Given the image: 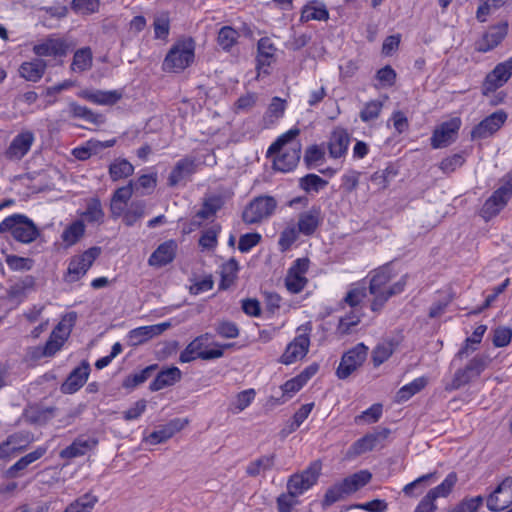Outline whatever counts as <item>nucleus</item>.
Listing matches in <instances>:
<instances>
[{"instance_id": "nucleus-1", "label": "nucleus", "mask_w": 512, "mask_h": 512, "mask_svg": "<svg viewBox=\"0 0 512 512\" xmlns=\"http://www.w3.org/2000/svg\"><path fill=\"white\" fill-rule=\"evenodd\" d=\"M393 269L390 265H383L370 272L369 293L372 296L370 309L374 313H380L388 300L404 292L408 274L402 275L397 281L392 282Z\"/></svg>"}, {"instance_id": "nucleus-2", "label": "nucleus", "mask_w": 512, "mask_h": 512, "mask_svg": "<svg viewBox=\"0 0 512 512\" xmlns=\"http://www.w3.org/2000/svg\"><path fill=\"white\" fill-rule=\"evenodd\" d=\"M0 234L22 244L34 242L40 235L34 221L22 213H14L0 222Z\"/></svg>"}, {"instance_id": "nucleus-3", "label": "nucleus", "mask_w": 512, "mask_h": 512, "mask_svg": "<svg viewBox=\"0 0 512 512\" xmlns=\"http://www.w3.org/2000/svg\"><path fill=\"white\" fill-rule=\"evenodd\" d=\"M195 41L192 37L178 39L167 52L162 69L165 72L181 73L191 66L195 59Z\"/></svg>"}, {"instance_id": "nucleus-4", "label": "nucleus", "mask_w": 512, "mask_h": 512, "mask_svg": "<svg viewBox=\"0 0 512 512\" xmlns=\"http://www.w3.org/2000/svg\"><path fill=\"white\" fill-rule=\"evenodd\" d=\"M512 199V171L500 180V186L485 200L481 209V217L489 221L500 214Z\"/></svg>"}, {"instance_id": "nucleus-5", "label": "nucleus", "mask_w": 512, "mask_h": 512, "mask_svg": "<svg viewBox=\"0 0 512 512\" xmlns=\"http://www.w3.org/2000/svg\"><path fill=\"white\" fill-rule=\"evenodd\" d=\"M311 332L310 322L300 325L296 330V336L287 344L278 362L283 365H291L305 358L311 344Z\"/></svg>"}, {"instance_id": "nucleus-6", "label": "nucleus", "mask_w": 512, "mask_h": 512, "mask_svg": "<svg viewBox=\"0 0 512 512\" xmlns=\"http://www.w3.org/2000/svg\"><path fill=\"white\" fill-rule=\"evenodd\" d=\"M207 158L212 159V163H209L210 165H214L216 163L213 151H210L206 156H204V160L202 162L195 156H185L178 160L168 176L167 185L169 187H176L182 182L189 180L190 177L198 171L200 165L206 164Z\"/></svg>"}, {"instance_id": "nucleus-7", "label": "nucleus", "mask_w": 512, "mask_h": 512, "mask_svg": "<svg viewBox=\"0 0 512 512\" xmlns=\"http://www.w3.org/2000/svg\"><path fill=\"white\" fill-rule=\"evenodd\" d=\"M321 470V461H312L302 472L294 473L288 478L287 490L295 496L304 494L318 482Z\"/></svg>"}, {"instance_id": "nucleus-8", "label": "nucleus", "mask_w": 512, "mask_h": 512, "mask_svg": "<svg viewBox=\"0 0 512 512\" xmlns=\"http://www.w3.org/2000/svg\"><path fill=\"white\" fill-rule=\"evenodd\" d=\"M277 202L272 196L261 195L251 200L242 212V220L248 225L261 223L275 211Z\"/></svg>"}, {"instance_id": "nucleus-9", "label": "nucleus", "mask_w": 512, "mask_h": 512, "mask_svg": "<svg viewBox=\"0 0 512 512\" xmlns=\"http://www.w3.org/2000/svg\"><path fill=\"white\" fill-rule=\"evenodd\" d=\"M458 477L456 472H450L445 479L436 487L430 489L420 500L413 512H435L437 510L436 500L446 498L453 491Z\"/></svg>"}, {"instance_id": "nucleus-10", "label": "nucleus", "mask_w": 512, "mask_h": 512, "mask_svg": "<svg viewBox=\"0 0 512 512\" xmlns=\"http://www.w3.org/2000/svg\"><path fill=\"white\" fill-rule=\"evenodd\" d=\"M512 77V57L498 63L489 73L486 74L482 85L481 93L489 96L502 88Z\"/></svg>"}, {"instance_id": "nucleus-11", "label": "nucleus", "mask_w": 512, "mask_h": 512, "mask_svg": "<svg viewBox=\"0 0 512 512\" xmlns=\"http://www.w3.org/2000/svg\"><path fill=\"white\" fill-rule=\"evenodd\" d=\"M368 355V347L364 343H358L346 351L336 369V376L344 380L363 365Z\"/></svg>"}, {"instance_id": "nucleus-12", "label": "nucleus", "mask_w": 512, "mask_h": 512, "mask_svg": "<svg viewBox=\"0 0 512 512\" xmlns=\"http://www.w3.org/2000/svg\"><path fill=\"white\" fill-rule=\"evenodd\" d=\"M100 253L101 249L94 246L79 255L73 256L68 264L66 280L68 282H76L83 278Z\"/></svg>"}, {"instance_id": "nucleus-13", "label": "nucleus", "mask_w": 512, "mask_h": 512, "mask_svg": "<svg viewBox=\"0 0 512 512\" xmlns=\"http://www.w3.org/2000/svg\"><path fill=\"white\" fill-rule=\"evenodd\" d=\"M70 335V330L62 323H59L52 330L48 340L43 346H36L31 350L34 359H41L54 356L61 350Z\"/></svg>"}, {"instance_id": "nucleus-14", "label": "nucleus", "mask_w": 512, "mask_h": 512, "mask_svg": "<svg viewBox=\"0 0 512 512\" xmlns=\"http://www.w3.org/2000/svg\"><path fill=\"white\" fill-rule=\"evenodd\" d=\"M310 260L307 257L297 258L287 271L285 286L292 294H298L304 290L308 283L306 273L309 270Z\"/></svg>"}, {"instance_id": "nucleus-15", "label": "nucleus", "mask_w": 512, "mask_h": 512, "mask_svg": "<svg viewBox=\"0 0 512 512\" xmlns=\"http://www.w3.org/2000/svg\"><path fill=\"white\" fill-rule=\"evenodd\" d=\"M350 141L351 137L346 128L342 126L334 127L325 143L329 158L340 160L342 163L348 154Z\"/></svg>"}, {"instance_id": "nucleus-16", "label": "nucleus", "mask_w": 512, "mask_h": 512, "mask_svg": "<svg viewBox=\"0 0 512 512\" xmlns=\"http://www.w3.org/2000/svg\"><path fill=\"white\" fill-rule=\"evenodd\" d=\"M508 114L500 109L482 119L471 130L473 140H483L493 136L507 121Z\"/></svg>"}, {"instance_id": "nucleus-17", "label": "nucleus", "mask_w": 512, "mask_h": 512, "mask_svg": "<svg viewBox=\"0 0 512 512\" xmlns=\"http://www.w3.org/2000/svg\"><path fill=\"white\" fill-rule=\"evenodd\" d=\"M390 434L388 428H382L373 433H367L357 439L346 451V458L351 460L376 448L380 441L385 440Z\"/></svg>"}, {"instance_id": "nucleus-18", "label": "nucleus", "mask_w": 512, "mask_h": 512, "mask_svg": "<svg viewBox=\"0 0 512 512\" xmlns=\"http://www.w3.org/2000/svg\"><path fill=\"white\" fill-rule=\"evenodd\" d=\"M512 504V477H506L486 498L492 512H500Z\"/></svg>"}, {"instance_id": "nucleus-19", "label": "nucleus", "mask_w": 512, "mask_h": 512, "mask_svg": "<svg viewBox=\"0 0 512 512\" xmlns=\"http://www.w3.org/2000/svg\"><path fill=\"white\" fill-rule=\"evenodd\" d=\"M272 153H277L273 160L274 169L280 172H291L299 163L301 144L296 142L288 147H282L280 151H273Z\"/></svg>"}, {"instance_id": "nucleus-20", "label": "nucleus", "mask_w": 512, "mask_h": 512, "mask_svg": "<svg viewBox=\"0 0 512 512\" xmlns=\"http://www.w3.org/2000/svg\"><path fill=\"white\" fill-rule=\"evenodd\" d=\"M276 48L268 37H263L257 44L256 70L257 78L269 75L271 65L276 61Z\"/></svg>"}, {"instance_id": "nucleus-21", "label": "nucleus", "mask_w": 512, "mask_h": 512, "mask_svg": "<svg viewBox=\"0 0 512 512\" xmlns=\"http://www.w3.org/2000/svg\"><path fill=\"white\" fill-rule=\"evenodd\" d=\"M33 53L38 57H65L69 51L68 42L60 37H48L33 46Z\"/></svg>"}, {"instance_id": "nucleus-22", "label": "nucleus", "mask_w": 512, "mask_h": 512, "mask_svg": "<svg viewBox=\"0 0 512 512\" xmlns=\"http://www.w3.org/2000/svg\"><path fill=\"white\" fill-rule=\"evenodd\" d=\"M35 137L32 131L24 130L17 134L5 150V157L11 161H19L28 154Z\"/></svg>"}, {"instance_id": "nucleus-23", "label": "nucleus", "mask_w": 512, "mask_h": 512, "mask_svg": "<svg viewBox=\"0 0 512 512\" xmlns=\"http://www.w3.org/2000/svg\"><path fill=\"white\" fill-rule=\"evenodd\" d=\"M461 127V119L459 117L452 118L441 123L436 127L431 136V146L434 149L445 147L450 143L453 137L458 133Z\"/></svg>"}, {"instance_id": "nucleus-24", "label": "nucleus", "mask_w": 512, "mask_h": 512, "mask_svg": "<svg viewBox=\"0 0 512 512\" xmlns=\"http://www.w3.org/2000/svg\"><path fill=\"white\" fill-rule=\"evenodd\" d=\"M78 97L95 105L113 106L118 103L123 97L122 89H115L109 91L83 89L78 92Z\"/></svg>"}, {"instance_id": "nucleus-25", "label": "nucleus", "mask_w": 512, "mask_h": 512, "mask_svg": "<svg viewBox=\"0 0 512 512\" xmlns=\"http://www.w3.org/2000/svg\"><path fill=\"white\" fill-rule=\"evenodd\" d=\"M323 217L319 206H312L309 210L299 214L296 228L301 235L312 236L322 224Z\"/></svg>"}, {"instance_id": "nucleus-26", "label": "nucleus", "mask_w": 512, "mask_h": 512, "mask_svg": "<svg viewBox=\"0 0 512 512\" xmlns=\"http://www.w3.org/2000/svg\"><path fill=\"white\" fill-rule=\"evenodd\" d=\"M33 441V436L27 431H17L7 437L0 444V458L9 457L10 455L26 449Z\"/></svg>"}, {"instance_id": "nucleus-27", "label": "nucleus", "mask_w": 512, "mask_h": 512, "mask_svg": "<svg viewBox=\"0 0 512 512\" xmlns=\"http://www.w3.org/2000/svg\"><path fill=\"white\" fill-rule=\"evenodd\" d=\"M187 424V419L174 418L167 424L161 426L158 430L151 432L146 438V441L151 445L164 443L176 433L183 430Z\"/></svg>"}, {"instance_id": "nucleus-28", "label": "nucleus", "mask_w": 512, "mask_h": 512, "mask_svg": "<svg viewBox=\"0 0 512 512\" xmlns=\"http://www.w3.org/2000/svg\"><path fill=\"white\" fill-rule=\"evenodd\" d=\"M508 27L509 25L507 21L491 26L479 41L478 50L481 52H488L497 47L507 36Z\"/></svg>"}, {"instance_id": "nucleus-29", "label": "nucleus", "mask_w": 512, "mask_h": 512, "mask_svg": "<svg viewBox=\"0 0 512 512\" xmlns=\"http://www.w3.org/2000/svg\"><path fill=\"white\" fill-rule=\"evenodd\" d=\"M318 365L313 363L307 366L303 371H301L295 377L287 380L281 385V390L284 396L291 398L297 392H299L307 382L318 372Z\"/></svg>"}, {"instance_id": "nucleus-30", "label": "nucleus", "mask_w": 512, "mask_h": 512, "mask_svg": "<svg viewBox=\"0 0 512 512\" xmlns=\"http://www.w3.org/2000/svg\"><path fill=\"white\" fill-rule=\"evenodd\" d=\"M177 252V243L175 240H167L161 243L156 250L150 255L148 263L151 266L163 267L171 263Z\"/></svg>"}, {"instance_id": "nucleus-31", "label": "nucleus", "mask_w": 512, "mask_h": 512, "mask_svg": "<svg viewBox=\"0 0 512 512\" xmlns=\"http://www.w3.org/2000/svg\"><path fill=\"white\" fill-rule=\"evenodd\" d=\"M90 374V367L87 362H83L80 366L74 368L62 386L65 393H75L86 383Z\"/></svg>"}, {"instance_id": "nucleus-32", "label": "nucleus", "mask_w": 512, "mask_h": 512, "mask_svg": "<svg viewBox=\"0 0 512 512\" xmlns=\"http://www.w3.org/2000/svg\"><path fill=\"white\" fill-rule=\"evenodd\" d=\"M97 444L98 441L96 439L78 437L69 446L62 449L59 456L61 459L67 460L84 456L88 451L95 448Z\"/></svg>"}, {"instance_id": "nucleus-33", "label": "nucleus", "mask_w": 512, "mask_h": 512, "mask_svg": "<svg viewBox=\"0 0 512 512\" xmlns=\"http://www.w3.org/2000/svg\"><path fill=\"white\" fill-rule=\"evenodd\" d=\"M182 378L181 370L176 366L162 369L158 372L154 380L150 383L151 391H160L166 387L172 386L179 382Z\"/></svg>"}, {"instance_id": "nucleus-34", "label": "nucleus", "mask_w": 512, "mask_h": 512, "mask_svg": "<svg viewBox=\"0 0 512 512\" xmlns=\"http://www.w3.org/2000/svg\"><path fill=\"white\" fill-rule=\"evenodd\" d=\"M47 69L46 62L41 58H34L25 61L19 66V75L29 82H38L41 80Z\"/></svg>"}, {"instance_id": "nucleus-35", "label": "nucleus", "mask_w": 512, "mask_h": 512, "mask_svg": "<svg viewBox=\"0 0 512 512\" xmlns=\"http://www.w3.org/2000/svg\"><path fill=\"white\" fill-rule=\"evenodd\" d=\"M202 338L193 339L183 351H181L179 356V361L181 363H189L197 358L202 360H212L218 359L220 353L219 352H198L200 349V341Z\"/></svg>"}, {"instance_id": "nucleus-36", "label": "nucleus", "mask_w": 512, "mask_h": 512, "mask_svg": "<svg viewBox=\"0 0 512 512\" xmlns=\"http://www.w3.org/2000/svg\"><path fill=\"white\" fill-rule=\"evenodd\" d=\"M48 450L47 445H40L35 450L27 453L17 460L9 469L8 474L11 477L20 476L19 472L25 470L30 464L42 458Z\"/></svg>"}, {"instance_id": "nucleus-37", "label": "nucleus", "mask_w": 512, "mask_h": 512, "mask_svg": "<svg viewBox=\"0 0 512 512\" xmlns=\"http://www.w3.org/2000/svg\"><path fill=\"white\" fill-rule=\"evenodd\" d=\"M133 194L132 182L126 186L117 188L111 198L110 210L114 218L122 215L123 207L127 204Z\"/></svg>"}, {"instance_id": "nucleus-38", "label": "nucleus", "mask_w": 512, "mask_h": 512, "mask_svg": "<svg viewBox=\"0 0 512 512\" xmlns=\"http://www.w3.org/2000/svg\"><path fill=\"white\" fill-rule=\"evenodd\" d=\"M329 19V12L323 3L313 0L303 6L300 15L301 22L311 20L326 21Z\"/></svg>"}, {"instance_id": "nucleus-39", "label": "nucleus", "mask_w": 512, "mask_h": 512, "mask_svg": "<svg viewBox=\"0 0 512 512\" xmlns=\"http://www.w3.org/2000/svg\"><path fill=\"white\" fill-rule=\"evenodd\" d=\"M56 412L57 409L55 407L35 406L26 410L25 414L30 423L44 426L56 417Z\"/></svg>"}, {"instance_id": "nucleus-40", "label": "nucleus", "mask_w": 512, "mask_h": 512, "mask_svg": "<svg viewBox=\"0 0 512 512\" xmlns=\"http://www.w3.org/2000/svg\"><path fill=\"white\" fill-rule=\"evenodd\" d=\"M69 112L72 117L83 119L94 125H101L105 122L103 115L95 113L90 108L82 106L77 102L69 104Z\"/></svg>"}, {"instance_id": "nucleus-41", "label": "nucleus", "mask_w": 512, "mask_h": 512, "mask_svg": "<svg viewBox=\"0 0 512 512\" xmlns=\"http://www.w3.org/2000/svg\"><path fill=\"white\" fill-rule=\"evenodd\" d=\"M85 234V224L83 220H74L62 232L61 239L65 247L75 245Z\"/></svg>"}, {"instance_id": "nucleus-42", "label": "nucleus", "mask_w": 512, "mask_h": 512, "mask_svg": "<svg viewBox=\"0 0 512 512\" xmlns=\"http://www.w3.org/2000/svg\"><path fill=\"white\" fill-rule=\"evenodd\" d=\"M134 166L125 158H116L109 165V176L112 181H119L133 175Z\"/></svg>"}, {"instance_id": "nucleus-43", "label": "nucleus", "mask_w": 512, "mask_h": 512, "mask_svg": "<svg viewBox=\"0 0 512 512\" xmlns=\"http://www.w3.org/2000/svg\"><path fill=\"white\" fill-rule=\"evenodd\" d=\"M428 384V379L425 376L417 377L413 379L411 382L402 386L397 394L396 400L397 402H406L414 395L423 390Z\"/></svg>"}, {"instance_id": "nucleus-44", "label": "nucleus", "mask_w": 512, "mask_h": 512, "mask_svg": "<svg viewBox=\"0 0 512 512\" xmlns=\"http://www.w3.org/2000/svg\"><path fill=\"white\" fill-rule=\"evenodd\" d=\"M239 271V264L235 258H231L228 261L224 262L220 266V283L219 287L221 289H228L231 287L236 278L237 273Z\"/></svg>"}, {"instance_id": "nucleus-45", "label": "nucleus", "mask_w": 512, "mask_h": 512, "mask_svg": "<svg viewBox=\"0 0 512 512\" xmlns=\"http://www.w3.org/2000/svg\"><path fill=\"white\" fill-rule=\"evenodd\" d=\"M85 221L91 224H102L104 222L105 213L99 198L94 197L89 199L86 209L81 213Z\"/></svg>"}, {"instance_id": "nucleus-46", "label": "nucleus", "mask_w": 512, "mask_h": 512, "mask_svg": "<svg viewBox=\"0 0 512 512\" xmlns=\"http://www.w3.org/2000/svg\"><path fill=\"white\" fill-rule=\"evenodd\" d=\"M276 455H262L261 457L251 461L246 467V474L251 477L260 475L261 472L269 471L275 464Z\"/></svg>"}, {"instance_id": "nucleus-47", "label": "nucleus", "mask_w": 512, "mask_h": 512, "mask_svg": "<svg viewBox=\"0 0 512 512\" xmlns=\"http://www.w3.org/2000/svg\"><path fill=\"white\" fill-rule=\"evenodd\" d=\"M286 108V100L278 96L273 97L264 114V121H268L269 124L276 123L279 119H281L284 116Z\"/></svg>"}, {"instance_id": "nucleus-48", "label": "nucleus", "mask_w": 512, "mask_h": 512, "mask_svg": "<svg viewBox=\"0 0 512 512\" xmlns=\"http://www.w3.org/2000/svg\"><path fill=\"white\" fill-rule=\"evenodd\" d=\"M487 331V326L484 324L478 325L473 333L472 336L467 337L460 348V350L457 353V356L459 358H462L463 356L468 355L469 351H475L477 349V345H479L482 341V338Z\"/></svg>"}, {"instance_id": "nucleus-49", "label": "nucleus", "mask_w": 512, "mask_h": 512, "mask_svg": "<svg viewBox=\"0 0 512 512\" xmlns=\"http://www.w3.org/2000/svg\"><path fill=\"white\" fill-rule=\"evenodd\" d=\"M92 51L90 47H83L78 49L73 56L71 69L74 72H84L92 66Z\"/></svg>"}, {"instance_id": "nucleus-50", "label": "nucleus", "mask_w": 512, "mask_h": 512, "mask_svg": "<svg viewBox=\"0 0 512 512\" xmlns=\"http://www.w3.org/2000/svg\"><path fill=\"white\" fill-rule=\"evenodd\" d=\"M145 215V203L143 201H134L130 204L128 209L122 212L123 223L131 227L135 225Z\"/></svg>"}, {"instance_id": "nucleus-51", "label": "nucleus", "mask_w": 512, "mask_h": 512, "mask_svg": "<svg viewBox=\"0 0 512 512\" xmlns=\"http://www.w3.org/2000/svg\"><path fill=\"white\" fill-rule=\"evenodd\" d=\"M239 33L231 26H223L220 28L217 36V44L219 47L229 52L231 48L238 42Z\"/></svg>"}, {"instance_id": "nucleus-52", "label": "nucleus", "mask_w": 512, "mask_h": 512, "mask_svg": "<svg viewBox=\"0 0 512 512\" xmlns=\"http://www.w3.org/2000/svg\"><path fill=\"white\" fill-rule=\"evenodd\" d=\"M508 0H479V6L476 11V19L484 23L488 16L500 8H502Z\"/></svg>"}, {"instance_id": "nucleus-53", "label": "nucleus", "mask_w": 512, "mask_h": 512, "mask_svg": "<svg viewBox=\"0 0 512 512\" xmlns=\"http://www.w3.org/2000/svg\"><path fill=\"white\" fill-rule=\"evenodd\" d=\"M485 498L481 495L466 496L448 512H478L483 506Z\"/></svg>"}, {"instance_id": "nucleus-54", "label": "nucleus", "mask_w": 512, "mask_h": 512, "mask_svg": "<svg viewBox=\"0 0 512 512\" xmlns=\"http://www.w3.org/2000/svg\"><path fill=\"white\" fill-rule=\"evenodd\" d=\"M196 338H202L200 341V352H219V358H221L224 355V350L227 348L232 347V344H220L218 342H215L212 340V335L209 333L201 334L200 336H197Z\"/></svg>"}, {"instance_id": "nucleus-55", "label": "nucleus", "mask_w": 512, "mask_h": 512, "mask_svg": "<svg viewBox=\"0 0 512 512\" xmlns=\"http://www.w3.org/2000/svg\"><path fill=\"white\" fill-rule=\"evenodd\" d=\"M394 347L391 342H382L375 346L372 351V362L374 367H379L386 362L393 354Z\"/></svg>"}, {"instance_id": "nucleus-56", "label": "nucleus", "mask_w": 512, "mask_h": 512, "mask_svg": "<svg viewBox=\"0 0 512 512\" xmlns=\"http://www.w3.org/2000/svg\"><path fill=\"white\" fill-rule=\"evenodd\" d=\"M328 185V182L317 174H307L300 179V187L310 193L319 192Z\"/></svg>"}, {"instance_id": "nucleus-57", "label": "nucleus", "mask_w": 512, "mask_h": 512, "mask_svg": "<svg viewBox=\"0 0 512 512\" xmlns=\"http://www.w3.org/2000/svg\"><path fill=\"white\" fill-rule=\"evenodd\" d=\"M383 108V102L379 100H371L365 103L360 111V119L364 123L372 122L379 118Z\"/></svg>"}, {"instance_id": "nucleus-58", "label": "nucleus", "mask_w": 512, "mask_h": 512, "mask_svg": "<svg viewBox=\"0 0 512 512\" xmlns=\"http://www.w3.org/2000/svg\"><path fill=\"white\" fill-rule=\"evenodd\" d=\"M5 262L11 271H29L34 266V260L29 257L6 255Z\"/></svg>"}, {"instance_id": "nucleus-59", "label": "nucleus", "mask_w": 512, "mask_h": 512, "mask_svg": "<svg viewBox=\"0 0 512 512\" xmlns=\"http://www.w3.org/2000/svg\"><path fill=\"white\" fill-rule=\"evenodd\" d=\"M299 235L300 232H298L296 226L292 225L284 228L283 231L280 233L278 239L279 249L282 252L288 251L292 247V245L297 241Z\"/></svg>"}, {"instance_id": "nucleus-60", "label": "nucleus", "mask_w": 512, "mask_h": 512, "mask_svg": "<svg viewBox=\"0 0 512 512\" xmlns=\"http://www.w3.org/2000/svg\"><path fill=\"white\" fill-rule=\"evenodd\" d=\"M383 406L380 403L371 405L368 409L355 417V423H376L382 416Z\"/></svg>"}, {"instance_id": "nucleus-61", "label": "nucleus", "mask_w": 512, "mask_h": 512, "mask_svg": "<svg viewBox=\"0 0 512 512\" xmlns=\"http://www.w3.org/2000/svg\"><path fill=\"white\" fill-rule=\"evenodd\" d=\"M221 231V227L219 225L212 226L205 231L202 232L199 238V245L203 249L212 250L218 244V234Z\"/></svg>"}, {"instance_id": "nucleus-62", "label": "nucleus", "mask_w": 512, "mask_h": 512, "mask_svg": "<svg viewBox=\"0 0 512 512\" xmlns=\"http://www.w3.org/2000/svg\"><path fill=\"white\" fill-rule=\"evenodd\" d=\"M256 396V391L253 388H249L246 390H243L239 392L236 397L235 401L233 403L234 406V412L239 413L245 410L247 407H249L252 402L254 401Z\"/></svg>"}, {"instance_id": "nucleus-63", "label": "nucleus", "mask_w": 512, "mask_h": 512, "mask_svg": "<svg viewBox=\"0 0 512 512\" xmlns=\"http://www.w3.org/2000/svg\"><path fill=\"white\" fill-rule=\"evenodd\" d=\"M375 78L379 87H392L396 83L397 73L390 65H385L377 70Z\"/></svg>"}, {"instance_id": "nucleus-64", "label": "nucleus", "mask_w": 512, "mask_h": 512, "mask_svg": "<svg viewBox=\"0 0 512 512\" xmlns=\"http://www.w3.org/2000/svg\"><path fill=\"white\" fill-rule=\"evenodd\" d=\"M367 295L365 286H355L348 290L343 301L352 308L359 306Z\"/></svg>"}]
</instances>
